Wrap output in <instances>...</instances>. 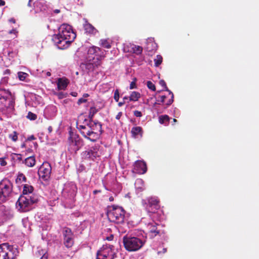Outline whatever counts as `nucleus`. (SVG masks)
I'll return each mask as SVG.
<instances>
[{"label":"nucleus","instance_id":"1","mask_svg":"<svg viewBox=\"0 0 259 259\" xmlns=\"http://www.w3.org/2000/svg\"><path fill=\"white\" fill-rule=\"evenodd\" d=\"M76 37V34L70 25L63 24L59 28V33L54 35L53 41L61 49L67 48Z\"/></svg>","mask_w":259,"mask_h":259},{"label":"nucleus","instance_id":"2","mask_svg":"<svg viewBox=\"0 0 259 259\" xmlns=\"http://www.w3.org/2000/svg\"><path fill=\"white\" fill-rule=\"evenodd\" d=\"M14 96L9 90L0 89V112H12L14 109Z\"/></svg>","mask_w":259,"mask_h":259},{"label":"nucleus","instance_id":"3","mask_svg":"<svg viewBox=\"0 0 259 259\" xmlns=\"http://www.w3.org/2000/svg\"><path fill=\"white\" fill-rule=\"evenodd\" d=\"M76 127L80 134L86 139L91 141L95 142L99 138V134H96L91 131L89 125L88 119L84 118L82 115L78 117L76 122Z\"/></svg>","mask_w":259,"mask_h":259},{"label":"nucleus","instance_id":"4","mask_svg":"<svg viewBox=\"0 0 259 259\" xmlns=\"http://www.w3.org/2000/svg\"><path fill=\"white\" fill-rule=\"evenodd\" d=\"M21 195L16 203V208L20 212H26L31 208L32 204L38 201L36 195Z\"/></svg>","mask_w":259,"mask_h":259},{"label":"nucleus","instance_id":"5","mask_svg":"<svg viewBox=\"0 0 259 259\" xmlns=\"http://www.w3.org/2000/svg\"><path fill=\"white\" fill-rule=\"evenodd\" d=\"M125 211L122 207L113 205L108 207L107 215L110 222L117 224L123 222Z\"/></svg>","mask_w":259,"mask_h":259},{"label":"nucleus","instance_id":"6","mask_svg":"<svg viewBox=\"0 0 259 259\" xmlns=\"http://www.w3.org/2000/svg\"><path fill=\"white\" fill-rule=\"evenodd\" d=\"M19 253L17 248L7 243L0 245V259H14Z\"/></svg>","mask_w":259,"mask_h":259},{"label":"nucleus","instance_id":"7","mask_svg":"<svg viewBox=\"0 0 259 259\" xmlns=\"http://www.w3.org/2000/svg\"><path fill=\"white\" fill-rule=\"evenodd\" d=\"M68 150L71 152H76L83 145L82 140L78 135L70 133L68 139Z\"/></svg>","mask_w":259,"mask_h":259},{"label":"nucleus","instance_id":"8","mask_svg":"<svg viewBox=\"0 0 259 259\" xmlns=\"http://www.w3.org/2000/svg\"><path fill=\"white\" fill-rule=\"evenodd\" d=\"M143 47L135 44H131V60H132L134 63L141 65L144 60V56L142 55Z\"/></svg>","mask_w":259,"mask_h":259},{"label":"nucleus","instance_id":"9","mask_svg":"<svg viewBox=\"0 0 259 259\" xmlns=\"http://www.w3.org/2000/svg\"><path fill=\"white\" fill-rule=\"evenodd\" d=\"M12 191V184L7 180L0 182V204L6 201Z\"/></svg>","mask_w":259,"mask_h":259},{"label":"nucleus","instance_id":"10","mask_svg":"<svg viewBox=\"0 0 259 259\" xmlns=\"http://www.w3.org/2000/svg\"><path fill=\"white\" fill-rule=\"evenodd\" d=\"M51 169V166L49 162H44L38 170V175L39 178L42 179L44 181L47 180L50 178Z\"/></svg>","mask_w":259,"mask_h":259},{"label":"nucleus","instance_id":"11","mask_svg":"<svg viewBox=\"0 0 259 259\" xmlns=\"http://www.w3.org/2000/svg\"><path fill=\"white\" fill-rule=\"evenodd\" d=\"M64 243L66 247H71L73 243V235L70 229L66 228L63 230Z\"/></svg>","mask_w":259,"mask_h":259},{"label":"nucleus","instance_id":"12","mask_svg":"<svg viewBox=\"0 0 259 259\" xmlns=\"http://www.w3.org/2000/svg\"><path fill=\"white\" fill-rule=\"evenodd\" d=\"M147 170V165L144 161L137 160L133 165L132 171L133 173L144 174Z\"/></svg>","mask_w":259,"mask_h":259},{"label":"nucleus","instance_id":"13","mask_svg":"<svg viewBox=\"0 0 259 259\" xmlns=\"http://www.w3.org/2000/svg\"><path fill=\"white\" fill-rule=\"evenodd\" d=\"M82 156L85 159H91L94 160L100 156V152L96 147L86 150L82 153Z\"/></svg>","mask_w":259,"mask_h":259},{"label":"nucleus","instance_id":"14","mask_svg":"<svg viewBox=\"0 0 259 259\" xmlns=\"http://www.w3.org/2000/svg\"><path fill=\"white\" fill-rule=\"evenodd\" d=\"M88 122L91 131L99 135L101 134L102 125L99 122L88 120Z\"/></svg>","mask_w":259,"mask_h":259},{"label":"nucleus","instance_id":"15","mask_svg":"<svg viewBox=\"0 0 259 259\" xmlns=\"http://www.w3.org/2000/svg\"><path fill=\"white\" fill-rule=\"evenodd\" d=\"M143 246L141 239L135 237H131V251L139 250Z\"/></svg>","mask_w":259,"mask_h":259},{"label":"nucleus","instance_id":"16","mask_svg":"<svg viewBox=\"0 0 259 259\" xmlns=\"http://www.w3.org/2000/svg\"><path fill=\"white\" fill-rule=\"evenodd\" d=\"M157 225L158 224L153 221L147 224V228L152 237H155L160 233V231L157 228Z\"/></svg>","mask_w":259,"mask_h":259},{"label":"nucleus","instance_id":"17","mask_svg":"<svg viewBox=\"0 0 259 259\" xmlns=\"http://www.w3.org/2000/svg\"><path fill=\"white\" fill-rule=\"evenodd\" d=\"M100 64V62L97 59L95 60V58L94 57L93 59L91 58L87 59V62L83 65L85 66L87 69L89 70H92L94 69L95 67H97Z\"/></svg>","mask_w":259,"mask_h":259},{"label":"nucleus","instance_id":"18","mask_svg":"<svg viewBox=\"0 0 259 259\" xmlns=\"http://www.w3.org/2000/svg\"><path fill=\"white\" fill-rule=\"evenodd\" d=\"M131 133L133 138L140 140L143 136V132L141 126H135L132 128Z\"/></svg>","mask_w":259,"mask_h":259},{"label":"nucleus","instance_id":"19","mask_svg":"<svg viewBox=\"0 0 259 259\" xmlns=\"http://www.w3.org/2000/svg\"><path fill=\"white\" fill-rule=\"evenodd\" d=\"M1 215L5 219H9L12 217L13 214L10 209L6 208L5 206H0Z\"/></svg>","mask_w":259,"mask_h":259},{"label":"nucleus","instance_id":"20","mask_svg":"<svg viewBox=\"0 0 259 259\" xmlns=\"http://www.w3.org/2000/svg\"><path fill=\"white\" fill-rule=\"evenodd\" d=\"M159 201L154 198H151L148 200V205L149 208H151V211L154 212L155 210L159 208Z\"/></svg>","mask_w":259,"mask_h":259},{"label":"nucleus","instance_id":"21","mask_svg":"<svg viewBox=\"0 0 259 259\" xmlns=\"http://www.w3.org/2000/svg\"><path fill=\"white\" fill-rule=\"evenodd\" d=\"M57 84L58 90H65L68 84V81L66 78H59L57 80Z\"/></svg>","mask_w":259,"mask_h":259},{"label":"nucleus","instance_id":"22","mask_svg":"<svg viewBox=\"0 0 259 259\" xmlns=\"http://www.w3.org/2000/svg\"><path fill=\"white\" fill-rule=\"evenodd\" d=\"M33 7L35 12L43 11L46 10V5L44 2L41 1H37L33 3Z\"/></svg>","mask_w":259,"mask_h":259},{"label":"nucleus","instance_id":"23","mask_svg":"<svg viewBox=\"0 0 259 259\" xmlns=\"http://www.w3.org/2000/svg\"><path fill=\"white\" fill-rule=\"evenodd\" d=\"M97 51H100V48L93 46L89 48L88 50V56L87 57V59L91 58L93 59L94 57L95 58Z\"/></svg>","mask_w":259,"mask_h":259},{"label":"nucleus","instance_id":"24","mask_svg":"<svg viewBox=\"0 0 259 259\" xmlns=\"http://www.w3.org/2000/svg\"><path fill=\"white\" fill-rule=\"evenodd\" d=\"M84 28L86 32L90 34H95L97 32V30L94 26L87 22L84 24Z\"/></svg>","mask_w":259,"mask_h":259},{"label":"nucleus","instance_id":"25","mask_svg":"<svg viewBox=\"0 0 259 259\" xmlns=\"http://www.w3.org/2000/svg\"><path fill=\"white\" fill-rule=\"evenodd\" d=\"M33 191V188L32 186L28 185H24L23 187V195H34L32 193Z\"/></svg>","mask_w":259,"mask_h":259},{"label":"nucleus","instance_id":"26","mask_svg":"<svg viewBox=\"0 0 259 259\" xmlns=\"http://www.w3.org/2000/svg\"><path fill=\"white\" fill-rule=\"evenodd\" d=\"M35 159L34 156H30L26 158L23 162L28 167H33L35 164Z\"/></svg>","mask_w":259,"mask_h":259},{"label":"nucleus","instance_id":"27","mask_svg":"<svg viewBox=\"0 0 259 259\" xmlns=\"http://www.w3.org/2000/svg\"><path fill=\"white\" fill-rule=\"evenodd\" d=\"M135 188L138 192H141L143 190L144 182L141 179H137L135 182Z\"/></svg>","mask_w":259,"mask_h":259},{"label":"nucleus","instance_id":"28","mask_svg":"<svg viewBox=\"0 0 259 259\" xmlns=\"http://www.w3.org/2000/svg\"><path fill=\"white\" fill-rule=\"evenodd\" d=\"M100 255L102 256L104 259H114L115 253L112 251H110V252L107 254L106 251H104Z\"/></svg>","mask_w":259,"mask_h":259},{"label":"nucleus","instance_id":"29","mask_svg":"<svg viewBox=\"0 0 259 259\" xmlns=\"http://www.w3.org/2000/svg\"><path fill=\"white\" fill-rule=\"evenodd\" d=\"M123 244L126 250L130 251V236L127 235L123 238Z\"/></svg>","mask_w":259,"mask_h":259},{"label":"nucleus","instance_id":"30","mask_svg":"<svg viewBox=\"0 0 259 259\" xmlns=\"http://www.w3.org/2000/svg\"><path fill=\"white\" fill-rule=\"evenodd\" d=\"M141 98V94L139 92L134 91L131 93V101H137Z\"/></svg>","mask_w":259,"mask_h":259},{"label":"nucleus","instance_id":"31","mask_svg":"<svg viewBox=\"0 0 259 259\" xmlns=\"http://www.w3.org/2000/svg\"><path fill=\"white\" fill-rule=\"evenodd\" d=\"M100 44L102 47L106 49H109L111 48V42L108 39H101L100 41Z\"/></svg>","mask_w":259,"mask_h":259},{"label":"nucleus","instance_id":"32","mask_svg":"<svg viewBox=\"0 0 259 259\" xmlns=\"http://www.w3.org/2000/svg\"><path fill=\"white\" fill-rule=\"evenodd\" d=\"M169 117L167 115H161L159 117V122L161 124H164L165 122H168Z\"/></svg>","mask_w":259,"mask_h":259},{"label":"nucleus","instance_id":"33","mask_svg":"<svg viewBox=\"0 0 259 259\" xmlns=\"http://www.w3.org/2000/svg\"><path fill=\"white\" fill-rule=\"evenodd\" d=\"M104 51L102 50L100 48V51H97V53H96L95 60L97 61L98 59L100 62V60L104 57Z\"/></svg>","mask_w":259,"mask_h":259},{"label":"nucleus","instance_id":"34","mask_svg":"<svg viewBox=\"0 0 259 259\" xmlns=\"http://www.w3.org/2000/svg\"><path fill=\"white\" fill-rule=\"evenodd\" d=\"M154 65L156 67L159 66L162 62V57L160 55H157L154 59Z\"/></svg>","mask_w":259,"mask_h":259},{"label":"nucleus","instance_id":"35","mask_svg":"<svg viewBox=\"0 0 259 259\" xmlns=\"http://www.w3.org/2000/svg\"><path fill=\"white\" fill-rule=\"evenodd\" d=\"M97 112V110L95 107H91L90 109V113H89V118H90V120H92V118Z\"/></svg>","mask_w":259,"mask_h":259},{"label":"nucleus","instance_id":"36","mask_svg":"<svg viewBox=\"0 0 259 259\" xmlns=\"http://www.w3.org/2000/svg\"><path fill=\"white\" fill-rule=\"evenodd\" d=\"M12 159L15 161H21L22 156L20 154L13 153L11 155Z\"/></svg>","mask_w":259,"mask_h":259},{"label":"nucleus","instance_id":"37","mask_svg":"<svg viewBox=\"0 0 259 259\" xmlns=\"http://www.w3.org/2000/svg\"><path fill=\"white\" fill-rule=\"evenodd\" d=\"M147 86L148 89L153 91H155L156 90L155 85L151 81H148L147 82Z\"/></svg>","mask_w":259,"mask_h":259},{"label":"nucleus","instance_id":"38","mask_svg":"<svg viewBox=\"0 0 259 259\" xmlns=\"http://www.w3.org/2000/svg\"><path fill=\"white\" fill-rule=\"evenodd\" d=\"M18 75L20 80H24L26 78L27 74L23 72H19L18 73Z\"/></svg>","mask_w":259,"mask_h":259},{"label":"nucleus","instance_id":"39","mask_svg":"<svg viewBox=\"0 0 259 259\" xmlns=\"http://www.w3.org/2000/svg\"><path fill=\"white\" fill-rule=\"evenodd\" d=\"M167 91L169 93V94L171 95V98L166 103V105L169 106L174 102V94L168 89Z\"/></svg>","mask_w":259,"mask_h":259},{"label":"nucleus","instance_id":"40","mask_svg":"<svg viewBox=\"0 0 259 259\" xmlns=\"http://www.w3.org/2000/svg\"><path fill=\"white\" fill-rule=\"evenodd\" d=\"M27 117L30 120H34L36 119L37 116L36 114L31 112H29L27 115Z\"/></svg>","mask_w":259,"mask_h":259},{"label":"nucleus","instance_id":"41","mask_svg":"<svg viewBox=\"0 0 259 259\" xmlns=\"http://www.w3.org/2000/svg\"><path fill=\"white\" fill-rule=\"evenodd\" d=\"M9 137L14 142L16 141L18 139L17 133L16 132H13L12 134L9 135Z\"/></svg>","mask_w":259,"mask_h":259},{"label":"nucleus","instance_id":"42","mask_svg":"<svg viewBox=\"0 0 259 259\" xmlns=\"http://www.w3.org/2000/svg\"><path fill=\"white\" fill-rule=\"evenodd\" d=\"M159 83L161 86L163 87L165 91H168V88L167 87L166 82L164 80H160Z\"/></svg>","mask_w":259,"mask_h":259},{"label":"nucleus","instance_id":"43","mask_svg":"<svg viewBox=\"0 0 259 259\" xmlns=\"http://www.w3.org/2000/svg\"><path fill=\"white\" fill-rule=\"evenodd\" d=\"M18 179L19 180H22L23 182L26 181V178L23 174H19L18 176Z\"/></svg>","mask_w":259,"mask_h":259},{"label":"nucleus","instance_id":"44","mask_svg":"<svg viewBox=\"0 0 259 259\" xmlns=\"http://www.w3.org/2000/svg\"><path fill=\"white\" fill-rule=\"evenodd\" d=\"M114 98L116 102L118 101L119 98V95L117 90H116L114 92Z\"/></svg>","mask_w":259,"mask_h":259},{"label":"nucleus","instance_id":"45","mask_svg":"<svg viewBox=\"0 0 259 259\" xmlns=\"http://www.w3.org/2000/svg\"><path fill=\"white\" fill-rule=\"evenodd\" d=\"M149 45H151L152 46H155V44L154 43H153V42H148L147 44V46L146 47V50H147V51H149V52H151H151H152L153 51L155 50V49H152L150 50V48L149 47Z\"/></svg>","mask_w":259,"mask_h":259},{"label":"nucleus","instance_id":"46","mask_svg":"<svg viewBox=\"0 0 259 259\" xmlns=\"http://www.w3.org/2000/svg\"><path fill=\"white\" fill-rule=\"evenodd\" d=\"M134 115L137 117H141L142 116V113L141 111L135 110L134 111Z\"/></svg>","mask_w":259,"mask_h":259},{"label":"nucleus","instance_id":"47","mask_svg":"<svg viewBox=\"0 0 259 259\" xmlns=\"http://www.w3.org/2000/svg\"><path fill=\"white\" fill-rule=\"evenodd\" d=\"M136 80V79L135 78L134 80L133 81H132V82H131V89L137 88V86L136 85V82H135Z\"/></svg>","mask_w":259,"mask_h":259},{"label":"nucleus","instance_id":"48","mask_svg":"<svg viewBox=\"0 0 259 259\" xmlns=\"http://www.w3.org/2000/svg\"><path fill=\"white\" fill-rule=\"evenodd\" d=\"M86 102H87V100L82 97V98H81L78 99L77 103H78V104H80L81 103H85Z\"/></svg>","mask_w":259,"mask_h":259},{"label":"nucleus","instance_id":"49","mask_svg":"<svg viewBox=\"0 0 259 259\" xmlns=\"http://www.w3.org/2000/svg\"><path fill=\"white\" fill-rule=\"evenodd\" d=\"M0 164L2 166H5L7 164V162L4 158H0Z\"/></svg>","mask_w":259,"mask_h":259},{"label":"nucleus","instance_id":"50","mask_svg":"<svg viewBox=\"0 0 259 259\" xmlns=\"http://www.w3.org/2000/svg\"><path fill=\"white\" fill-rule=\"evenodd\" d=\"M71 189L72 190V192L71 193V195H74L76 191V187L74 185H71Z\"/></svg>","mask_w":259,"mask_h":259},{"label":"nucleus","instance_id":"51","mask_svg":"<svg viewBox=\"0 0 259 259\" xmlns=\"http://www.w3.org/2000/svg\"><path fill=\"white\" fill-rule=\"evenodd\" d=\"M15 53H14L12 51L8 52V56L10 58H14L15 56Z\"/></svg>","mask_w":259,"mask_h":259},{"label":"nucleus","instance_id":"52","mask_svg":"<svg viewBox=\"0 0 259 259\" xmlns=\"http://www.w3.org/2000/svg\"><path fill=\"white\" fill-rule=\"evenodd\" d=\"M167 251V248H163L162 250V251H158V254H164L165 253H166Z\"/></svg>","mask_w":259,"mask_h":259},{"label":"nucleus","instance_id":"53","mask_svg":"<svg viewBox=\"0 0 259 259\" xmlns=\"http://www.w3.org/2000/svg\"><path fill=\"white\" fill-rule=\"evenodd\" d=\"M113 237H114V236H113V235H110L109 236L107 237H106V240H108V241H111V240H113Z\"/></svg>","mask_w":259,"mask_h":259},{"label":"nucleus","instance_id":"54","mask_svg":"<svg viewBox=\"0 0 259 259\" xmlns=\"http://www.w3.org/2000/svg\"><path fill=\"white\" fill-rule=\"evenodd\" d=\"M17 33V31L15 29H13L9 31L10 34H14L16 35Z\"/></svg>","mask_w":259,"mask_h":259},{"label":"nucleus","instance_id":"55","mask_svg":"<svg viewBox=\"0 0 259 259\" xmlns=\"http://www.w3.org/2000/svg\"><path fill=\"white\" fill-rule=\"evenodd\" d=\"M166 99V96L163 95L160 96V102L161 103H163L164 102L165 99Z\"/></svg>","mask_w":259,"mask_h":259},{"label":"nucleus","instance_id":"56","mask_svg":"<svg viewBox=\"0 0 259 259\" xmlns=\"http://www.w3.org/2000/svg\"><path fill=\"white\" fill-rule=\"evenodd\" d=\"M121 115H122V113H121V112H119V113H118V114L116 115V118L117 119H120V117L121 116Z\"/></svg>","mask_w":259,"mask_h":259},{"label":"nucleus","instance_id":"57","mask_svg":"<svg viewBox=\"0 0 259 259\" xmlns=\"http://www.w3.org/2000/svg\"><path fill=\"white\" fill-rule=\"evenodd\" d=\"M35 139V138L34 136H33V135H31V136H30V137H29L28 138V140H29V141L33 140H34Z\"/></svg>","mask_w":259,"mask_h":259},{"label":"nucleus","instance_id":"58","mask_svg":"<svg viewBox=\"0 0 259 259\" xmlns=\"http://www.w3.org/2000/svg\"><path fill=\"white\" fill-rule=\"evenodd\" d=\"M5 5V2L3 0H0V6H3Z\"/></svg>","mask_w":259,"mask_h":259},{"label":"nucleus","instance_id":"59","mask_svg":"<svg viewBox=\"0 0 259 259\" xmlns=\"http://www.w3.org/2000/svg\"><path fill=\"white\" fill-rule=\"evenodd\" d=\"M48 258V256L45 255V254H44L40 259H47Z\"/></svg>","mask_w":259,"mask_h":259},{"label":"nucleus","instance_id":"60","mask_svg":"<svg viewBox=\"0 0 259 259\" xmlns=\"http://www.w3.org/2000/svg\"><path fill=\"white\" fill-rule=\"evenodd\" d=\"M63 94L62 93H59V94H58V96H59V98H63Z\"/></svg>","mask_w":259,"mask_h":259},{"label":"nucleus","instance_id":"61","mask_svg":"<svg viewBox=\"0 0 259 259\" xmlns=\"http://www.w3.org/2000/svg\"><path fill=\"white\" fill-rule=\"evenodd\" d=\"M89 95L88 94H84L83 95V97L85 99V98H87L88 97H89Z\"/></svg>","mask_w":259,"mask_h":259},{"label":"nucleus","instance_id":"62","mask_svg":"<svg viewBox=\"0 0 259 259\" xmlns=\"http://www.w3.org/2000/svg\"><path fill=\"white\" fill-rule=\"evenodd\" d=\"M97 259H104V258H103V257H102V258H100V257L99 256L100 255L99 252H97Z\"/></svg>","mask_w":259,"mask_h":259},{"label":"nucleus","instance_id":"63","mask_svg":"<svg viewBox=\"0 0 259 259\" xmlns=\"http://www.w3.org/2000/svg\"><path fill=\"white\" fill-rule=\"evenodd\" d=\"M48 131H49V133H51L52 132V126H50L48 127Z\"/></svg>","mask_w":259,"mask_h":259},{"label":"nucleus","instance_id":"64","mask_svg":"<svg viewBox=\"0 0 259 259\" xmlns=\"http://www.w3.org/2000/svg\"><path fill=\"white\" fill-rule=\"evenodd\" d=\"M60 11L59 9H56L54 10V12L57 14L60 13Z\"/></svg>","mask_w":259,"mask_h":259}]
</instances>
